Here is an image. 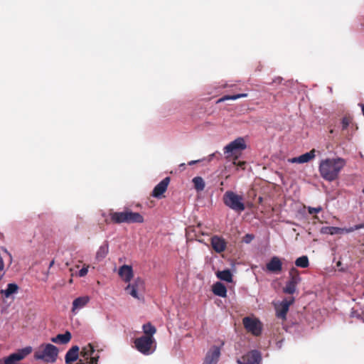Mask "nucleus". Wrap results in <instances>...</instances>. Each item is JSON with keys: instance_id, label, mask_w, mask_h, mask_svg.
Segmentation results:
<instances>
[{"instance_id": "f704fd0d", "label": "nucleus", "mask_w": 364, "mask_h": 364, "mask_svg": "<svg viewBox=\"0 0 364 364\" xmlns=\"http://www.w3.org/2000/svg\"><path fill=\"white\" fill-rule=\"evenodd\" d=\"M350 121L348 117H343L342 119L341 124H342V129H346L348 127Z\"/></svg>"}, {"instance_id": "c85d7f7f", "label": "nucleus", "mask_w": 364, "mask_h": 364, "mask_svg": "<svg viewBox=\"0 0 364 364\" xmlns=\"http://www.w3.org/2000/svg\"><path fill=\"white\" fill-rule=\"evenodd\" d=\"M194 188L197 191H202L205 188V184L203 178L200 176H196L192 180Z\"/></svg>"}, {"instance_id": "9d476101", "label": "nucleus", "mask_w": 364, "mask_h": 364, "mask_svg": "<svg viewBox=\"0 0 364 364\" xmlns=\"http://www.w3.org/2000/svg\"><path fill=\"white\" fill-rule=\"evenodd\" d=\"M144 288V281L140 278H137L132 284H128L125 290L132 297L140 300L141 297L139 295V292L142 291Z\"/></svg>"}, {"instance_id": "20e7f679", "label": "nucleus", "mask_w": 364, "mask_h": 364, "mask_svg": "<svg viewBox=\"0 0 364 364\" xmlns=\"http://www.w3.org/2000/svg\"><path fill=\"white\" fill-rule=\"evenodd\" d=\"M136 350L144 355H150L155 351V339L151 336H141L134 341Z\"/></svg>"}, {"instance_id": "dca6fc26", "label": "nucleus", "mask_w": 364, "mask_h": 364, "mask_svg": "<svg viewBox=\"0 0 364 364\" xmlns=\"http://www.w3.org/2000/svg\"><path fill=\"white\" fill-rule=\"evenodd\" d=\"M125 215L124 223H142L144 222L143 216L139 213L126 210Z\"/></svg>"}, {"instance_id": "4c0bfd02", "label": "nucleus", "mask_w": 364, "mask_h": 364, "mask_svg": "<svg viewBox=\"0 0 364 364\" xmlns=\"http://www.w3.org/2000/svg\"><path fill=\"white\" fill-rule=\"evenodd\" d=\"M254 239V236L250 234H247L244 237V242L250 243Z\"/></svg>"}, {"instance_id": "6e6552de", "label": "nucleus", "mask_w": 364, "mask_h": 364, "mask_svg": "<svg viewBox=\"0 0 364 364\" xmlns=\"http://www.w3.org/2000/svg\"><path fill=\"white\" fill-rule=\"evenodd\" d=\"M33 350L31 346H26L23 348L18 350L16 353L11 354L4 359V364H17L20 360H23Z\"/></svg>"}, {"instance_id": "1a4fd4ad", "label": "nucleus", "mask_w": 364, "mask_h": 364, "mask_svg": "<svg viewBox=\"0 0 364 364\" xmlns=\"http://www.w3.org/2000/svg\"><path fill=\"white\" fill-rule=\"evenodd\" d=\"M262 355L257 350H252L245 354L237 360L238 364H260Z\"/></svg>"}, {"instance_id": "f3484780", "label": "nucleus", "mask_w": 364, "mask_h": 364, "mask_svg": "<svg viewBox=\"0 0 364 364\" xmlns=\"http://www.w3.org/2000/svg\"><path fill=\"white\" fill-rule=\"evenodd\" d=\"M18 286L15 283H10L7 285L6 289H1V296H4L6 299H10L14 301L15 295L18 293Z\"/></svg>"}, {"instance_id": "79ce46f5", "label": "nucleus", "mask_w": 364, "mask_h": 364, "mask_svg": "<svg viewBox=\"0 0 364 364\" xmlns=\"http://www.w3.org/2000/svg\"><path fill=\"white\" fill-rule=\"evenodd\" d=\"M186 166V164L182 163V164H181L178 166V168H180L181 171H183V170H185Z\"/></svg>"}, {"instance_id": "7ed1b4c3", "label": "nucleus", "mask_w": 364, "mask_h": 364, "mask_svg": "<svg viewBox=\"0 0 364 364\" xmlns=\"http://www.w3.org/2000/svg\"><path fill=\"white\" fill-rule=\"evenodd\" d=\"M224 204L231 210L240 213L245 210L242 196L238 195L232 191H226L223 198Z\"/></svg>"}, {"instance_id": "c756f323", "label": "nucleus", "mask_w": 364, "mask_h": 364, "mask_svg": "<svg viewBox=\"0 0 364 364\" xmlns=\"http://www.w3.org/2000/svg\"><path fill=\"white\" fill-rule=\"evenodd\" d=\"M315 152V149H312L310 151L299 156L300 164L307 163L313 159L316 156Z\"/></svg>"}, {"instance_id": "2f4dec72", "label": "nucleus", "mask_w": 364, "mask_h": 364, "mask_svg": "<svg viewBox=\"0 0 364 364\" xmlns=\"http://www.w3.org/2000/svg\"><path fill=\"white\" fill-rule=\"evenodd\" d=\"M247 96V94L246 93H242V94H237V95H225L221 99L219 100V102L220 101H225V100H235L241 97H245Z\"/></svg>"}, {"instance_id": "0eeeda50", "label": "nucleus", "mask_w": 364, "mask_h": 364, "mask_svg": "<svg viewBox=\"0 0 364 364\" xmlns=\"http://www.w3.org/2000/svg\"><path fill=\"white\" fill-rule=\"evenodd\" d=\"M294 302V298L291 297L289 299H284L281 301L274 302V308L276 311V315L279 318L285 320L287 318V314L289 311V306Z\"/></svg>"}, {"instance_id": "a18cd8bd", "label": "nucleus", "mask_w": 364, "mask_h": 364, "mask_svg": "<svg viewBox=\"0 0 364 364\" xmlns=\"http://www.w3.org/2000/svg\"><path fill=\"white\" fill-rule=\"evenodd\" d=\"M54 264V260H52L50 264H49V268L52 267L53 265Z\"/></svg>"}, {"instance_id": "ddd939ff", "label": "nucleus", "mask_w": 364, "mask_h": 364, "mask_svg": "<svg viewBox=\"0 0 364 364\" xmlns=\"http://www.w3.org/2000/svg\"><path fill=\"white\" fill-rule=\"evenodd\" d=\"M170 178L166 177L161 182H159L154 188L152 191V196L156 198H160L167 190Z\"/></svg>"}, {"instance_id": "5701e85b", "label": "nucleus", "mask_w": 364, "mask_h": 364, "mask_svg": "<svg viewBox=\"0 0 364 364\" xmlns=\"http://www.w3.org/2000/svg\"><path fill=\"white\" fill-rule=\"evenodd\" d=\"M213 292L216 296L225 297L227 295V289L221 282H216L213 286Z\"/></svg>"}, {"instance_id": "f257e3e1", "label": "nucleus", "mask_w": 364, "mask_h": 364, "mask_svg": "<svg viewBox=\"0 0 364 364\" xmlns=\"http://www.w3.org/2000/svg\"><path fill=\"white\" fill-rule=\"evenodd\" d=\"M346 164V160L341 157L323 159L318 166L320 175L326 181H333L338 177Z\"/></svg>"}, {"instance_id": "393cba45", "label": "nucleus", "mask_w": 364, "mask_h": 364, "mask_svg": "<svg viewBox=\"0 0 364 364\" xmlns=\"http://www.w3.org/2000/svg\"><path fill=\"white\" fill-rule=\"evenodd\" d=\"M95 350L92 344L88 343L82 348L81 355L86 360H88L95 353Z\"/></svg>"}, {"instance_id": "a211bd4d", "label": "nucleus", "mask_w": 364, "mask_h": 364, "mask_svg": "<svg viewBox=\"0 0 364 364\" xmlns=\"http://www.w3.org/2000/svg\"><path fill=\"white\" fill-rule=\"evenodd\" d=\"M119 275L124 282H130L133 277L132 267L127 264L122 265L119 269Z\"/></svg>"}, {"instance_id": "2eb2a0df", "label": "nucleus", "mask_w": 364, "mask_h": 364, "mask_svg": "<svg viewBox=\"0 0 364 364\" xmlns=\"http://www.w3.org/2000/svg\"><path fill=\"white\" fill-rule=\"evenodd\" d=\"M266 268L267 270L270 272L279 273L282 269V262L278 257L274 256L271 258L269 262L267 263Z\"/></svg>"}, {"instance_id": "c9c22d12", "label": "nucleus", "mask_w": 364, "mask_h": 364, "mask_svg": "<svg viewBox=\"0 0 364 364\" xmlns=\"http://www.w3.org/2000/svg\"><path fill=\"white\" fill-rule=\"evenodd\" d=\"M88 272V267H83L79 272L78 276L80 277H85Z\"/></svg>"}, {"instance_id": "aec40b11", "label": "nucleus", "mask_w": 364, "mask_h": 364, "mask_svg": "<svg viewBox=\"0 0 364 364\" xmlns=\"http://www.w3.org/2000/svg\"><path fill=\"white\" fill-rule=\"evenodd\" d=\"M211 245L215 252L220 253L225 250L226 243L223 238L214 236L211 239Z\"/></svg>"}, {"instance_id": "e433bc0d", "label": "nucleus", "mask_w": 364, "mask_h": 364, "mask_svg": "<svg viewBox=\"0 0 364 364\" xmlns=\"http://www.w3.org/2000/svg\"><path fill=\"white\" fill-rule=\"evenodd\" d=\"M99 358H100L99 355L94 356V357L91 356L89 358L90 359L89 363L90 364H97Z\"/></svg>"}, {"instance_id": "6ab92c4d", "label": "nucleus", "mask_w": 364, "mask_h": 364, "mask_svg": "<svg viewBox=\"0 0 364 364\" xmlns=\"http://www.w3.org/2000/svg\"><path fill=\"white\" fill-rule=\"evenodd\" d=\"M79 347L77 346H73L71 347L65 354V362L66 364H70L77 360L79 357Z\"/></svg>"}, {"instance_id": "bb28decb", "label": "nucleus", "mask_w": 364, "mask_h": 364, "mask_svg": "<svg viewBox=\"0 0 364 364\" xmlns=\"http://www.w3.org/2000/svg\"><path fill=\"white\" fill-rule=\"evenodd\" d=\"M125 216V210L122 212H114L110 214L111 220L114 223H124Z\"/></svg>"}, {"instance_id": "7c9ffc66", "label": "nucleus", "mask_w": 364, "mask_h": 364, "mask_svg": "<svg viewBox=\"0 0 364 364\" xmlns=\"http://www.w3.org/2000/svg\"><path fill=\"white\" fill-rule=\"evenodd\" d=\"M295 265L298 267L301 268H306L309 265V261L307 256L304 255L301 257H298L295 260Z\"/></svg>"}, {"instance_id": "cd10ccee", "label": "nucleus", "mask_w": 364, "mask_h": 364, "mask_svg": "<svg viewBox=\"0 0 364 364\" xmlns=\"http://www.w3.org/2000/svg\"><path fill=\"white\" fill-rule=\"evenodd\" d=\"M142 330L145 334L144 336L154 337L156 332V328L150 323H146L142 326Z\"/></svg>"}, {"instance_id": "c03bdc74", "label": "nucleus", "mask_w": 364, "mask_h": 364, "mask_svg": "<svg viewBox=\"0 0 364 364\" xmlns=\"http://www.w3.org/2000/svg\"><path fill=\"white\" fill-rule=\"evenodd\" d=\"M281 81H282V78L281 77H278V78H277L276 80H274V82L279 83V82H281Z\"/></svg>"}, {"instance_id": "a19ab883", "label": "nucleus", "mask_w": 364, "mask_h": 364, "mask_svg": "<svg viewBox=\"0 0 364 364\" xmlns=\"http://www.w3.org/2000/svg\"><path fill=\"white\" fill-rule=\"evenodd\" d=\"M203 160H204V159H198V160H193V161H190L188 163V164L189 166H192V165L196 164H198V163H199V162H200V161H203Z\"/></svg>"}, {"instance_id": "37998d69", "label": "nucleus", "mask_w": 364, "mask_h": 364, "mask_svg": "<svg viewBox=\"0 0 364 364\" xmlns=\"http://www.w3.org/2000/svg\"><path fill=\"white\" fill-rule=\"evenodd\" d=\"M215 153L210 154L208 158V161H210L211 160H213V159L215 156Z\"/></svg>"}, {"instance_id": "b1692460", "label": "nucleus", "mask_w": 364, "mask_h": 364, "mask_svg": "<svg viewBox=\"0 0 364 364\" xmlns=\"http://www.w3.org/2000/svg\"><path fill=\"white\" fill-rule=\"evenodd\" d=\"M109 252V245L107 242H105L103 245H102L96 253V259L98 261H102L105 257L107 255Z\"/></svg>"}, {"instance_id": "49530a36", "label": "nucleus", "mask_w": 364, "mask_h": 364, "mask_svg": "<svg viewBox=\"0 0 364 364\" xmlns=\"http://www.w3.org/2000/svg\"><path fill=\"white\" fill-rule=\"evenodd\" d=\"M362 112L364 116V105H362Z\"/></svg>"}, {"instance_id": "9b49d317", "label": "nucleus", "mask_w": 364, "mask_h": 364, "mask_svg": "<svg viewBox=\"0 0 364 364\" xmlns=\"http://www.w3.org/2000/svg\"><path fill=\"white\" fill-rule=\"evenodd\" d=\"M221 354V347L211 346L207 351L203 364H217Z\"/></svg>"}, {"instance_id": "473e14b6", "label": "nucleus", "mask_w": 364, "mask_h": 364, "mask_svg": "<svg viewBox=\"0 0 364 364\" xmlns=\"http://www.w3.org/2000/svg\"><path fill=\"white\" fill-rule=\"evenodd\" d=\"M340 228L336 227H323L321 229V232L324 234L334 235L337 234Z\"/></svg>"}, {"instance_id": "39448f33", "label": "nucleus", "mask_w": 364, "mask_h": 364, "mask_svg": "<svg viewBox=\"0 0 364 364\" xmlns=\"http://www.w3.org/2000/svg\"><path fill=\"white\" fill-rule=\"evenodd\" d=\"M289 279L287 282L285 287L283 288V292L285 294H293L296 290L297 285L301 281V278L299 275V271L295 268L292 267L289 270Z\"/></svg>"}, {"instance_id": "58836bf2", "label": "nucleus", "mask_w": 364, "mask_h": 364, "mask_svg": "<svg viewBox=\"0 0 364 364\" xmlns=\"http://www.w3.org/2000/svg\"><path fill=\"white\" fill-rule=\"evenodd\" d=\"M361 228H364V223L362 224L355 225L353 228H351L349 231H353L355 230H360Z\"/></svg>"}, {"instance_id": "4468645a", "label": "nucleus", "mask_w": 364, "mask_h": 364, "mask_svg": "<svg viewBox=\"0 0 364 364\" xmlns=\"http://www.w3.org/2000/svg\"><path fill=\"white\" fill-rule=\"evenodd\" d=\"M90 301V297L87 296H80L73 301L71 311L74 314H77L80 310L83 309Z\"/></svg>"}, {"instance_id": "412c9836", "label": "nucleus", "mask_w": 364, "mask_h": 364, "mask_svg": "<svg viewBox=\"0 0 364 364\" xmlns=\"http://www.w3.org/2000/svg\"><path fill=\"white\" fill-rule=\"evenodd\" d=\"M72 335L70 331H66L63 334H58L56 336L50 338L53 343L58 344H66L71 340Z\"/></svg>"}, {"instance_id": "a878e982", "label": "nucleus", "mask_w": 364, "mask_h": 364, "mask_svg": "<svg viewBox=\"0 0 364 364\" xmlns=\"http://www.w3.org/2000/svg\"><path fill=\"white\" fill-rule=\"evenodd\" d=\"M216 275L218 278H219L220 280L227 282H231L232 280V275L230 269H225L223 271H218L216 273Z\"/></svg>"}, {"instance_id": "de8ad7c7", "label": "nucleus", "mask_w": 364, "mask_h": 364, "mask_svg": "<svg viewBox=\"0 0 364 364\" xmlns=\"http://www.w3.org/2000/svg\"><path fill=\"white\" fill-rule=\"evenodd\" d=\"M362 193L364 194V186H363V188L362 190Z\"/></svg>"}, {"instance_id": "ea45409f", "label": "nucleus", "mask_w": 364, "mask_h": 364, "mask_svg": "<svg viewBox=\"0 0 364 364\" xmlns=\"http://www.w3.org/2000/svg\"><path fill=\"white\" fill-rule=\"evenodd\" d=\"M288 161H289V162L292 163V164H294V163L300 164L299 156L289 159Z\"/></svg>"}, {"instance_id": "4be33fe9", "label": "nucleus", "mask_w": 364, "mask_h": 364, "mask_svg": "<svg viewBox=\"0 0 364 364\" xmlns=\"http://www.w3.org/2000/svg\"><path fill=\"white\" fill-rule=\"evenodd\" d=\"M12 263V256L6 249L1 248V272L4 267H9Z\"/></svg>"}, {"instance_id": "72a5a7b5", "label": "nucleus", "mask_w": 364, "mask_h": 364, "mask_svg": "<svg viewBox=\"0 0 364 364\" xmlns=\"http://www.w3.org/2000/svg\"><path fill=\"white\" fill-rule=\"evenodd\" d=\"M322 210V208L321 206H318L316 208L309 207L308 212L309 214L312 215L314 213H318Z\"/></svg>"}, {"instance_id": "f03ea898", "label": "nucleus", "mask_w": 364, "mask_h": 364, "mask_svg": "<svg viewBox=\"0 0 364 364\" xmlns=\"http://www.w3.org/2000/svg\"><path fill=\"white\" fill-rule=\"evenodd\" d=\"M58 352V348L55 346L50 343H43L35 350L34 358L36 360L47 363H54L57 360Z\"/></svg>"}, {"instance_id": "f8f14e48", "label": "nucleus", "mask_w": 364, "mask_h": 364, "mask_svg": "<svg viewBox=\"0 0 364 364\" xmlns=\"http://www.w3.org/2000/svg\"><path fill=\"white\" fill-rule=\"evenodd\" d=\"M243 324L245 328L253 335H260L262 332V325L258 320L250 317H245L243 318Z\"/></svg>"}, {"instance_id": "423d86ee", "label": "nucleus", "mask_w": 364, "mask_h": 364, "mask_svg": "<svg viewBox=\"0 0 364 364\" xmlns=\"http://www.w3.org/2000/svg\"><path fill=\"white\" fill-rule=\"evenodd\" d=\"M247 148V145L244 138L237 137L234 141L227 144L223 150L224 154H226V158L230 157L232 155H235L240 153L242 151Z\"/></svg>"}]
</instances>
